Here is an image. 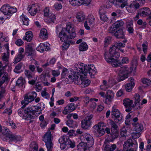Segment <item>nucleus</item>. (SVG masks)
Segmentation results:
<instances>
[{"instance_id": "obj_1", "label": "nucleus", "mask_w": 151, "mask_h": 151, "mask_svg": "<svg viewBox=\"0 0 151 151\" xmlns=\"http://www.w3.org/2000/svg\"><path fill=\"white\" fill-rule=\"evenodd\" d=\"M137 65V61L135 60L132 61V66L130 68V71L129 70V68L127 67L121 68L119 71L118 77L119 81H123L128 78L129 73L136 70Z\"/></svg>"}, {"instance_id": "obj_2", "label": "nucleus", "mask_w": 151, "mask_h": 151, "mask_svg": "<svg viewBox=\"0 0 151 151\" xmlns=\"http://www.w3.org/2000/svg\"><path fill=\"white\" fill-rule=\"evenodd\" d=\"M58 68V70L57 71V76L59 75L60 72H61V76L63 78H68V77L70 80L75 79L79 76V74L78 72H74L73 70H70V72H68L67 69L65 68H64L63 66L60 64Z\"/></svg>"}, {"instance_id": "obj_3", "label": "nucleus", "mask_w": 151, "mask_h": 151, "mask_svg": "<svg viewBox=\"0 0 151 151\" xmlns=\"http://www.w3.org/2000/svg\"><path fill=\"white\" fill-rule=\"evenodd\" d=\"M55 126V124H52L51 127L48 129L49 130L45 134L43 138V141L45 143L47 151H52V150L53 145L52 142V138L50 130L54 129Z\"/></svg>"}, {"instance_id": "obj_4", "label": "nucleus", "mask_w": 151, "mask_h": 151, "mask_svg": "<svg viewBox=\"0 0 151 151\" xmlns=\"http://www.w3.org/2000/svg\"><path fill=\"white\" fill-rule=\"evenodd\" d=\"M95 129V132L100 137L103 135L105 133V131L106 133L110 134V130L109 128L106 127L104 128V123L103 122H99L97 125H95L93 127Z\"/></svg>"}, {"instance_id": "obj_5", "label": "nucleus", "mask_w": 151, "mask_h": 151, "mask_svg": "<svg viewBox=\"0 0 151 151\" xmlns=\"http://www.w3.org/2000/svg\"><path fill=\"white\" fill-rule=\"evenodd\" d=\"M105 57L106 60L109 63H111L113 67H120L122 63L119 60H117V58L114 57L112 56L109 54V53L106 52L105 53Z\"/></svg>"}, {"instance_id": "obj_6", "label": "nucleus", "mask_w": 151, "mask_h": 151, "mask_svg": "<svg viewBox=\"0 0 151 151\" xmlns=\"http://www.w3.org/2000/svg\"><path fill=\"white\" fill-rule=\"evenodd\" d=\"M125 45V44H123L122 42H116L114 45L110 47L109 50V54H110L111 56L114 57L116 58H119L120 56V54L116 49L124 47Z\"/></svg>"}, {"instance_id": "obj_7", "label": "nucleus", "mask_w": 151, "mask_h": 151, "mask_svg": "<svg viewBox=\"0 0 151 151\" xmlns=\"http://www.w3.org/2000/svg\"><path fill=\"white\" fill-rule=\"evenodd\" d=\"M79 69H80L79 71H81L85 76H86L88 73L90 76L92 75H94L96 73L93 65H88V66L86 65L81 68H79Z\"/></svg>"}, {"instance_id": "obj_8", "label": "nucleus", "mask_w": 151, "mask_h": 151, "mask_svg": "<svg viewBox=\"0 0 151 151\" xmlns=\"http://www.w3.org/2000/svg\"><path fill=\"white\" fill-rule=\"evenodd\" d=\"M37 94L35 91L31 92L26 94L24 97V100L22 101L21 103L22 105L24 104V106L34 100L37 97Z\"/></svg>"}, {"instance_id": "obj_9", "label": "nucleus", "mask_w": 151, "mask_h": 151, "mask_svg": "<svg viewBox=\"0 0 151 151\" xmlns=\"http://www.w3.org/2000/svg\"><path fill=\"white\" fill-rule=\"evenodd\" d=\"M0 10L5 15L11 16L17 12V9L11 7L9 4H5L1 7Z\"/></svg>"}, {"instance_id": "obj_10", "label": "nucleus", "mask_w": 151, "mask_h": 151, "mask_svg": "<svg viewBox=\"0 0 151 151\" xmlns=\"http://www.w3.org/2000/svg\"><path fill=\"white\" fill-rule=\"evenodd\" d=\"M93 117V116L91 115L82 120L81 122V127L84 129H88L91 126V119Z\"/></svg>"}, {"instance_id": "obj_11", "label": "nucleus", "mask_w": 151, "mask_h": 151, "mask_svg": "<svg viewBox=\"0 0 151 151\" xmlns=\"http://www.w3.org/2000/svg\"><path fill=\"white\" fill-rule=\"evenodd\" d=\"M25 112L28 115H31L30 114L34 115L35 113L38 111H41V108L40 106L37 107L34 106H29L24 110Z\"/></svg>"}, {"instance_id": "obj_12", "label": "nucleus", "mask_w": 151, "mask_h": 151, "mask_svg": "<svg viewBox=\"0 0 151 151\" xmlns=\"http://www.w3.org/2000/svg\"><path fill=\"white\" fill-rule=\"evenodd\" d=\"M83 139L84 142L86 143L89 146L92 147L94 141L93 137L89 134L85 133L83 135Z\"/></svg>"}, {"instance_id": "obj_13", "label": "nucleus", "mask_w": 151, "mask_h": 151, "mask_svg": "<svg viewBox=\"0 0 151 151\" xmlns=\"http://www.w3.org/2000/svg\"><path fill=\"white\" fill-rule=\"evenodd\" d=\"M111 115L112 117L114 119L115 122H118L122 119L120 116V113L118 109L115 108L114 107H112V110L111 111Z\"/></svg>"}, {"instance_id": "obj_14", "label": "nucleus", "mask_w": 151, "mask_h": 151, "mask_svg": "<svg viewBox=\"0 0 151 151\" xmlns=\"http://www.w3.org/2000/svg\"><path fill=\"white\" fill-rule=\"evenodd\" d=\"M24 106H23L22 107L19 109L18 112L19 115L21 116H22L23 118L26 119L28 120L30 119H34V117L32 115H28V114H26V112H25L24 110V108L25 107Z\"/></svg>"}, {"instance_id": "obj_15", "label": "nucleus", "mask_w": 151, "mask_h": 151, "mask_svg": "<svg viewBox=\"0 0 151 151\" xmlns=\"http://www.w3.org/2000/svg\"><path fill=\"white\" fill-rule=\"evenodd\" d=\"M65 29L69 34L68 35L70 38L73 39L76 37V33L75 32V29L71 24L67 25Z\"/></svg>"}, {"instance_id": "obj_16", "label": "nucleus", "mask_w": 151, "mask_h": 151, "mask_svg": "<svg viewBox=\"0 0 151 151\" xmlns=\"http://www.w3.org/2000/svg\"><path fill=\"white\" fill-rule=\"evenodd\" d=\"M134 144L132 142L131 139H128L124 142L123 145L124 151H134L133 148H132Z\"/></svg>"}, {"instance_id": "obj_17", "label": "nucleus", "mask_w": 151, "mask_h": 151, "mask_svg": "<svg viewBox=\"0 0 151 151\" xmlns=\"http://www.w3.org/2000/svg\"><path fill=\"white\" fill-rule=\"evenodd\" d=\"M123 102L124 105L126 108L125 111L127 112L131 111L132 108L134 107V105H132L133 101L129 99H125L123 100Z\"/></svg>"}, {"instance_id": "obj_18", "label": "nucleus", "mask_w": 151, "mask_h": 151, "mask_svg": "<svg viewBox=\"0 0 151 151\" xmlns=\"http://www.w3.org/2000/svg\"><path fill=\"white\" fill-rule=\"evenodd\" d=\"M65 28H63L59 34L58 37L60 38V40L62 42H66L67 41L71 39L70 38V36L68 35H66L65 32Z\"/></svg>"}, {"instance_id": "obj_19", "label": "nucleus", "mask_w": 151, "mask_h": 151, "mask_svg": "<svg viewBox=\"0 0 151 151\" xmlns=\"http://www.w3.org/2000/svg\"><path fill=\"white\" fill-rule=\"evenodd\" d=\"M128 81L129 82L125 85V89L127 91L129 92L132 90V88L134 86L135 84L134 79L132 78H129L128 79Z\"/></svg>"}, {"instance_id": "obj_20", "label": "nucleus", "mask_w": 151, "mask_h": 151, "mask_svg": "<svg viewBox=\"0 0 151 151\" xmlns=\"http://www.w3.org/2000/svg\"><path fill=\"white\" fill-rule=\"evenodd\" d=\"M112 1L113 5L117 6V7H121L123 8L127 5V3L126 1L124 0H113Z\"/></svg>"}, {"instance_id": "obj_21", "label": "nucleus", "mask_w": 151, "mask_h": 151, "mask_svg": "<svg viewBox=\"0 0 151 151\" xmlns=\"http://www.w3.org/2000/svg\"><path fill=\"white\" fill-rule=\"evenodd\" d=\"M75 105L74 103H71L69 105L66 106L63 111V113L65 114H66L68 113L73 111L76 109Z\"/></svg>"}, {"instance_id": "obj_22", "label": "nucleus", "mask_w": 151, "mask_h": 151, "mask_svg": "<svg viewBox=\"0 0 151 151\" xmlns=\"http://www.w3.org/2000/svg\"><path fill=\"white\" fill-rule=\"evenodd\" d=\"M91 147L89 146L86 143L84 142H81L77 146L78 149L79 150V151H86L87 148H89Z\"/></svg>"}, {"instance_id": "obj_23", "label": "nucleus", "mask_w": 151, "mask_h": 151, "mask_svg": "<svg viewBox=\"0 0 151 151\" xmlns=\"http://www.w3.org/2000/svg\"><path fill=\"white\" fill-rule=\"evenodd\" d=\"M114 35L117 38H125L124 33L122 29H119L116 31L114 34Z\"/></svg>"}, {"instance_id": "obj_24", "label": "nucleus", "mask_w": 151, "mask_h": 151, "mask_svg": "<svg viewBox=\"0 0 151 151\" xmlns=\"http://www.w3.org/2000/svg\"><path fill=\"white\" fill-rule=\"evenodd\" d=\"M65 136H62L59 139L58 141L59 143L60 144V147L61 150L65 149L66 147L67 144H66V139Z\"/></svg>"}, {"instance_id": "obj_25", "label": "nucleus", "mask_w": 151, "mask_h": 151, "mask_svg": "<svg viewBox=\"0 0 151 151\" xmlns=\"http://www.w3.org/2000/svg\"><path fill=\"white\" fill-rule=\"evenodd\" d=\"M26 81L22 77H19L17 80L16 82V86L20 88H24L25 87Z\"/></svg>"}, {"instance_id": "obj_26", "label": "nucleus", "mask_w": 151, "mask_h": 151, "mask_svg": "<svg viewBox=\"0 0 151 151\" xmlns=\"http://www.w3.org/2000/svg\"><path fill=\"white\" fill-rule=\"evenodd\" d=\"M151 14L150 9L147 7H144L140 9L139 14L140 16H146L149 15Z\"/></svg>"}, {"instance_id": "obj_27", "label": "nucleus", "mask_w": 151, "mask_h": 151, "mask_svg": "<svg viewBox=\"0 0 151 151\" xmlns=\"http://www.w3.org/2000/svg\"><path fill=\"white\" fill-rule=\"evenodd\" d=\"M50 49L49 47L45 45V44L41 43L38 47L36 48V50L40 52H43L45 50L47 51Z\"/></svg>"}, {"instance_id": "obj_28", "label": "nucleus", "mask_w": 151, "mask_h": 151, "mask_svg": "<svg viewBox=\"0 0 151 151\" xmlns=\"http://www.w3.org/2000/svg\"><path fill=\"white\" fill-rule=\"evenodd\" d=\"M35 7V5L32 4L31 5H29L27 8L29 13L32 16L35 15L38 10L37 8H34Z\"/></svg>"}, {"instance_id": "obj_29", "label": "nucleus", "mask_w": 151, "mask_h": 151, "mask_svg": "<svg viewBox=\"0 0 151 151\" xmlns=\"http://www.w3.org/2000/svg\"><path fill=\"white\" fill-rule=\"evenodd\" d=\"M9 81L8 75L7 74H4L0 78V86H2V85L4 83L5 85V86H6Z\"/></svg>"}, {"instance_id": "obj_30", "label": "nucleus", "mask_w": 151, "mask_h": 151, "mask_svg": "<svg viewBox=\"0 0 151 151\" xmlns=\"http://www.w3.org/2000/svg\"><path fill=\"white\" fill-rule=\"evenodd\" d=\"M65 139H67L66 140V144H67L68 147L73 148L75 147L76 146L75 142L74 141L70 140L69 137L67 136H65Z\"/></svg>"}, {"instance_id": "obj_31", "label": "nucleus", "mask_w": 151, "mask_h": 151, "mask_svg": "<svg viewBox=\"0 0 151 151\" xmlns=\"http://www.w3.org/2000/svg\"><path fill=\"white\" fill-rule=\"evenodd\" d=\"M111 129V132L109 135V137H111L113 139H114L118 137L119 134L118 129Z\"/></svg>"}, {"instance_id": "obj_32", "label": "nucleus", "mask_w": 151, "mask_h": 151, "mask_svg": "<svg viewBox=\"0 0 151 151\" xmlns=\"http://www.w3.org/2000/svg\"><path fill=\"white\" fill-rule=\"evenodd\" d=\"M33 37V35L32 32L29 31L26 33L25 36L23 37V39L24 40L28 42H30Z\"/></svg>"}, {"instance_id": "obj_33", "label": "nucleus", "mask_w": 151, "mask_h": 151, "mask_svg": "<svg viewBox=\"0 0 151 151\" xmlns=\"http://www.w3.org/2000/svg\"><path fill=\"white\" fill-rule=\"evenodd\" d=\"M48 34L47 30L45 29H41L40 34V38L43 39H46L48 37Z\"/></svg>"}, {"instance_id": "obj_34", "label": "nucleus", "mask_w": 151, "mask_h": 151, "mask_svg": "<svg viewBox=\"0 0 151 151\" xmlns=\"http://www.w3.org/2000/svg\"><path fill=\"white\" fill-rule=\"evenodd\" d=\"M35 50H33L32 47L30 45H27L25 49V52L28 56L32 55L35 53Z\"/></svg>"}, {"instance_id": "obj_35", "label": "nucleus", "mask_w": 151, "mask_h": 151, "mask_svg": "<svg viewBox=\"0 0 151 151\" xmlns=\"http://www.w3.org/2000/svg\"><path fill=\"white\" fill-rule=\"evenodd\" d=\"M106 99L109 102L111 101L114 96V93L111 90H108L106 95Z\"/></svg>"}, {"instance_id": "obj_36", "label": "nucleus", "mask_w": 151, "mask_h": 151, "mask_svg": "<svg viewBox=\"0 0 151 151\" xmlns=\"http://www.w3.org/2000/svg\"><path fill=\"white\" fill-rule=\"evenodd\" d=\"M116 148V145L107 144L104 148V151H114Z\"/></svg>"}, {"instance_id": "obj_37", "label": "nucleus", "mask_w": 151, "mask_h": 151, "mask_svg": "<svg viewBox=\"0 0 151 151\" xmlns=\"http://www.w3.org/2000/svg\"><path fill=\"white\" fill-rule=\"evenodd\" d=\"M132 125L134 126V129L136 132H140L143 129V126L141 124L134 122L132 123Z\"/></svg>"}, {"instance_id": "obj_38", "label": "nucleus", "mask_w": 151, "mask_h": 151, "mask_svg": "<svg viewBox=\"0 0 151 151\" xmlns=\"http://www.w3.org/2000/svg\"><path fill=\"white\" fill-rule=\"evenodd\" d=\"M10 139V141L12 142L15 141H19L20 140V137L19 136L15 135L11 133L9 135H8V137H7Z\"/></svg>"}, {"instance_id": "obj_39", "label": "nucleus", "mask_w": 151, "mask_h": 151, "mask_svg": "<svg viewBox=\"0 0 151 151\" xmlns=\"http://www.w3.org/2000/svg\"><path fill=\"white\" fill-rule=\"evenodd\" d=\"M78 74H79V76L78 78L73 80V81H75V83H76L77 85H80L81 86V85L82 84L83 81V77H83V76L80 75L79 73Z\"/></svg>"}, {"instance_id": "obj_40", "label": "nucleus", "mask_w": 151, "mask_h": 151, "mask_svg": "<svg viewBox=\"0 0 151 151\" xmlns=\"http://www.w3.org/2000/svg\"><path fill=\"white\" fill-rule=\"evenodd\" d=\"M88 48L87 44L85 42L81 43L79 46V49L80 51H85L87 50Z\"/></svg>"}, {"instance_id": "obj_41", "label": "nucleus", "mask_w": 151, "mask_h": 151, "mask_svg": "<svg viewBox=\"0 0 151 151\" xmlns=\"http://www.w3.org/2000/svg\"><path fill=\"white\" fill-rule=\"evenodd\" d=\"M83 80L82 83V84L80 86L81 88H83L88 86L89 85L90 83V80L86 79L85 77H83Z\"/></svg>"}, {"instance_id": "obj_42", "label": "nucleus", "mask_w": 151, "mask_h": 151, "mask_svg": "<svg viewBox=\"0 0 151 151\" xmlns=\"http://www.w3.org/2000/svg\"><path fill=\"white\" fill-rule=\"evenodd\" d=\"M55 19V15L53 14H52L45 19V22L48 23H50L53 22Z\"/></svg>"}, {"instance_id": "obj_43", "label": "nucleus", "mask_w": 151, "mask_h": 151, "mask_svg": "<svg viewBox=\"0 0 151 151\" xmlns=\"http://www.w3.org/2000/svg\"><path fill=\"white\" fill-rule=\"evenodd\" d=\"M76 18L78 19V21L79 22H82L85 19V15L82 13H78L76 16Z\"/></svg>"}, {"instance_id": "obj_44", "label": "nucleus", "mask_w": 151, "mask_h": 151, "mask_svg": "<svg viewBox=\"0 0 151 151\" xmlns=\"http://www.w3.org/2000/svg\"><path fill=\"white\" fill-rule=\"evenodd\" d=\"M127 30L129 33H133L134 31L133 28V25L132 22H128L127 23Z\"/></svg>"}, {"instance_id": "obj_45", "label": "nucleus", "mask_w": 151, "mask_h": 151, "mask_svg": "<svg viewBox=\"0 0 151 151\" xmlns=\"http://www.w3.org/2000/svg\"><path fill=\"white\" fill-rule=\"evenodd\" d=\"M25 56V55L23 54H20L18 53L15 59L14 62L15 63L20 61Z\"/></svg>"}, {"instance_id": "obj_46", "label": "nucleus", "mask_w": 151, "mask_h": 151, "mask_svg": "<svg viewBox=\"0 0 151 151\" xmlns=\"http://www.w3.org/2000/svg\"><path fill=\"white\" fill-rule=\"evenodd\" d=\"M64 42L63 44L62 47L63 50L67 49L68 48L70 44L71 43V40L67 41L66 42Z\"/></svg>"}, {"instance_id": "obj_47", "label": "nucleus", "mask_w": 151, "mask_h": 151, "mask_svg": "<svg viewBox=\"0 0 151 151\" xmlns=\"http://www.w3.org/2000/svg\"><path fill=\"white\" fill-rule=\"evenodd\" d=\"M124 22L122 21H118L115 22L113 25L117 29L122 26L124 24Z\"/></svg>"}, {"instance_id": "obj_48", "label": "nucleus", "mask_w": 151, "mask_h": 151, "mask_svg": "<svg viewBox=\"0 0 151 151\" xmlns=\"http://www.w3.org/2000/svg\"><path fill=\"white\" fill-rule=\"evenodd\" d=\"M24 74L26 77L28 79L31 78L33 77V74L30 70H24Z\"/></svg>"}, {"instance_id": "obj_49", "label": "nucleus", "mask_w": 151, "mask_h": 151, "mask_svg": "<svg viewBox=\"0 0 151 151\" xmlns=\"http://www.w3.org/2000/svg\"><path fill=\"white\" fill-rule=\"evenodd\" d=\"M9 53H4L2 57V59L4 62L6 64H7L8 63L9 59Z\"/></svg>"}, {"instance_id": "obj_50", "label": "nucleus", "mask_w": 151, "mask_h": 151, "mask_svg": "<svg viewBox=\"0 0 151 151\" xmlns=\"http://www.w3.org/2000/svg\"><path fill=\"white\" fill-rule=\"evenodd\" d=\"M70 3L73 5L75 6H79L81 5V2L77 0H69Z\"/></svg>"}, {"instance_id": "obj_51", "label": "nucleus", "mask_w": 151, "mask_h": 151, "mask_svg": "<svg viewBox=\"0 0 151 151\" xmlns=\"http://www.w3.org/2000/svg\"><path fill=\"white\" fill-rule=\"evenodd\" d=\"M66 123L68 126L72 127H73L75 125L74 123V122L71 119H68L66 122Z\"/></svg>"}, {"instance_id": "obj_52", "label": "nucleus", "mask_w": 151, "mask_h": 151, "mask_svg": "<svg viewBox=\"0 0 151 151\" xmlns=\"http://www.w3.org/2000/svg\"><path fill=\"white\" fill-rule=\"evenodd\" d=\"M134 98L135 99L134 103L135 105L137 104H139L140 101V96L139 94L136 93L134 96Z\"/></svg>"}, {"instance_id": "obj_53", "label": "nucleus", "mask_w": 151, "mask_h": 151, "mask_svg": "<svg viewBox=\"0 0 151 151\" xmlns=\"http://www.w3.org/2000/svg\"><path fill=\"white\" fill-rule=\"evenodd\" d=\"M30 147L32 148L34 150L37 151L38 147L36 142L35 141L32 142L30 145Z\"/></svg>"}, {"instance_id": "obj_54", "label": "nucleus", "mask_w": 151, "mask_h": 151, "mask_svg": "<svg viewBox=\"0 0 151 151\" xmlns=\"http://www.w3.org/2000/svg\"><path fill=\"white\" fill-rule=\"evenodd\" d=\"M96 104L94 101H93V99H91L90 100V108L91 110H93L96 107Z\"/></svg>"}, {"instance_id": "obj_55", "label": "nucleus", "mask_w": 151, "mask_h": 151, "mask_svg": "<svg viewBox=\"0 0 151 151\" xmlns=\"http://www.w3.org/2000/svg\"><path fill=\"white\" fill-rule=\"evenodd\" d=\"M6 66V64L4 66H3V65L1 62L0 61V76L4 72V70Z\"/></svg>"}, {"instance_id": "obj_56", "label": "nucleus", "mask_w": 151, "mask_h": 151, "mask_svg": "<svg viewBox=\"0 0 151 151\" xmlns=\"http://www.w3.org/2000/svg\"><path fill=\"white\" fill-rule=\"evenodd\" d=\"M22 65V64L20 63L16 65L15 67V68L14 70V71L17 73H19L18 71L21 68Z\"/></svg>"}, {"instance_id": "obj_57", "label": "nucleus", "mask_w": 151, "mask_h": 151, "mask_svg": "<svg viewBox=\"0 0 151 151\" xmlns=\"http://www.w3.org/2000/svg\"><path fill=\"white\" fill-rule=\"evenodd\" d=\"M99 13H100V18L101 20L105 22L108 19V18L104 13H101L100 12Z\"/></svg>"}, {"instance_id": "obj_58", "label": "nucleus", "mask_w": 151, "mask_h": 151, "mask_svg": "<svg viewBox=\"0 0 151 151\" xmlns=\"http://www.w3.org/2000/svg\"><path fill=\"white\" fill-rule=\"evenodd\" d=\"M11 133L9 131V129H6L4 130H3L2 132V134L3 135H5L6 138L8 137V135H9Z\"/></svg>"}, {"instance_id": "obj_59", "label": "nucleus", "mask_w": 151, "mask_h": 151, "mask_svg": "<svg viewBox=\"0 0 151 151\" xmlns=\"http://www.w3.org/2000/svg\"><path fill=\"white\" fill-rule=\"evenodd\" d=\"M139 6V4L138 3L134 2L132 3L129 6L131 8H134L136 9H138Z\"/></svg>"}, {"instance_id": "obj_60", "label": "nucleus", "mask_w": 151, "mask_h": 151, "mask_svg": "<svg viewBox=\"0 0 151 151\" xmlns=\"http://www.w3.org/2000/svg\"><path fill=\"white\" fill-rule=\"evenodd\" d=\"M111 125V129H117L118 126L115 122L112 120H111L110 122Z\"/></svg>"}, {"instance_id": "obj_61", "label": "nucleus", "mask_w": 151, "mask_h": 151, "mask_svg": "<svg viewBox=\"0 0 151 151\" xmlns=\"http://www.w3.org/2000/svg\"><path fill=\"white\" fill-rule=\"evenodd\" d=\"M34 88L36 91L39 92L42 90V87L40 84L37 83L35 86Z\"/></svg>"}, {"instance_id": "obj_62", "label": "nucleus", "mask_w": 151, "mask_h": 151, "mask_svg": "<svg viewBox=\"0 0 151 151\" xmlns=\"http://www.w3.org/2000/svg\"><path fill=\"white\" fill-rule=\"evenodd\" d=\"M41 95L43 97L47 99L49 98L50 97L49 94L45 91H43L41 92Z\"/></svg>"}, {"instance_id": "obj_63", "label": "nucleus", "mask_w": 151, "mask_h": 151, "mask_svg": "<svg viewBox=\"0 0 151 151\" xmlns=\"http://www.w3.org/2000/svg\"><path fill=\"white\" fill-rule=\"evenodd\" d=\"M103 85L101 86V89L105 90L108 88L106 84V81L105 80L103 81Z\"/></svg>"}, {"instance_id": "obj_64", "label": "nucleus", "mask_w": 151, "mask_h": 151, "mask_svg": "<svg viewBox=\"0 0 151 151\" xmlns=\"http://www.w3.org/2000/svg\"><path fill=\"white\" fill-rule=\"evenodd\" d=\"M49 8L47 7H46L43 10L44 16L46 17H48L49 15Z\"/></svg>"}]
</instances>
